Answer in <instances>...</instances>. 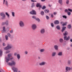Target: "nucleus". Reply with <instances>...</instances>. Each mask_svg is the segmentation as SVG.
<instances>
[{
  "instance_id": "f257e3e1",
  "label": "nucleus",
  "mask_w": 72,
  "mask_h": 72,
  "mask_svg": "<svg viewBox=\"0 0 72 72\" xmlns=\"http://www.w3.org/2000/svg\"><path fill=\"white\" fill-rule=\"evenodd\" d=\"M12 57V54H9L8 55V57L6 58V62H8L10 60L13 59V57H12L10 58V57Z\"/></svg>"
},
{
  "instance_id": "f03ea898",
  "label": "nucleus",
  "mask_w": 72,
  "mask_h": 72,
  "mask_svg": "<svg viewBox=\"0 0 72 72\" xmlns=\"http://www.w3.org/2000/svg\"><path fill=\"white\" fill-rule=\"evenodd\" d=\"M67 31H65V33H64V40H66V41H68V40H69V39H70V37L69 36H68L67 37V36L66 35H67Z\"/></svg>"
},
{
  "instance_id": "7ed1b4c3",
  "label": "nucleus",
  "mask_w": 72,
  "mask_h": 72,
  "mask_svg": "<svg viewBox=\"0 0 72 72\" xmlns=\"http://www.w3.org/2000/svg\"><path fill=\"white\" fill-rule=\"evenodd\" d=\"M19 24L20 27H23L25 26L24 22L22 20L19 21Z\"/></svg>"
},
{
  "instance_id": "20e7f679",
  "label": "nucleus",
  "mask_w": 72,
  "mask_h": 72,
  "mask_svg": "<svg viewBox=\"0 0 72 72\" xmlns=\"http://www.w3.org/2000/svg\"><path fill=\"white\" fill-rule=\"evenodd\" d=\"M8 65L9 66H15L16 65V62L14 61H12V63L9 62L8 63Z\"/></svg>"
},
{
  "instance_id": "39448f33",
  "label": "nucleus",
  "mask_w": 72,
  "mask_h": 72,
  "mask_svg": "<svg viewBox=\"0 0 72 72\" xmlns=\"http://www.w3.org/2000/svg\"><path fill=\"white\" fill-rule=\"evenodd\" d=\"M12 69L13 71H14V72H21V71H19L18 72V68L13 67L12 68Z\"/></svg>"
},
{
  "instance_id": "423d86ee",
  "label": "nucleus",
  "mask_w": 72,
  "mask_h": 72,
  "mask_svg": "<svg viewBox=\"0 0 72 72\" xmlns=\"http://www.w3.org/2000/svg\"><path fill=\"white\" fill-rule=\"evenodd\" d=\"M12 47V45L11 44H8L7 46L4 48V50H8V49H10Z\"/></svg>"
},
{
  "instance_id": "0eeeda50",
  "label": "nucleus",
  "mask_w": 72,
  "mask_h": 72,
  "mask_svg": "<svg viewBox=\"0 0 72 72\" xmlns=\"http://www.w3.org/2000/svg\"><path fill=\"white\" fill-rule=\"evenodd\" d=\"M1 15L2 17V19H4L5 18V15L3 13H1Z\"/></svg>"
},
{
  "instance_id": "6e6552de",
  "label": "nucleus",
  "mask_w": 72,
  "mask_h": 72,
  "mask_svg": "<svg viewBox=\"0 0 72 72\" xmlns=\"http://www.w3.org/2000/svg\"><path fill=\"white\" fill-rule=\"evenodd\" d=\"M30 14H33L34 15H36V12L35 10H32V11L30 12Z\"/></svg>"
},
{
  "instance_id": "1a4fd4ad",
  "label": "nucleus",
  "mask_w": 72,
  "mask_h": 72,
  "mask_svg": "<svg viewBox=\"0 0 72 72\" xmlns=\"http://www.w3.org/2000/svg\"><path fill=\"white\" fill-rule=\"evenodd\" d=\"M46 64V63L45 62L43 61L40 63L39 64V65L40 66H44V65H45Z\"/></svg>"
},
{
  "instance_id": "9d476101",
  "label": "nucleus",
  "mask_w": 72,
  "mask_h": 72,
  "mask_svg": "<svg viewBox=\"0 0 72 72\" xmlns=\"http://www.w3.org/2000/svg\"><path fill=\"white\" fill-rule=\"evenodd\" d=\"M32 28L33 29V30H35V29H36L37 28L36 25L35 24H33L32 25Z\"/></svg>"
},
{
  "instance_id": "9b49d317",
  "label": "nucleus",
  "mask_w": 72,
  "mask_h": 72,
  "mask_svg": "<svg viewBox=\"0 0 72 72\" xmlns=\"http://www.w3.org/2000/svg\"><path fill=\"white\" fill-rule=\"evenodd\" d=\"M3 4H5L6 6H8V1L5 0H3Z\"/></svg>"
},
{
  "instance_id": "f8f14e48",
  "label": "nucleus",
  "mask_w": 72,
  "mask_h": 72,
  "mask_svg": "<svg viewBox=\"0 0 72 72\" xmlns=\"http://www.w3.org/2000/svg\"><path fill=\"white\" fill-rule=\"evenodd\" d=\"M45 29L44 28L40 30V33L42 34H44V33H45Z\"/></svg>"
},
{
  "instance_id": "ddd939ff",
  "label": "nucleus",
  "mask_w": 72,
  "mask_h": 72,
  "mask_svg": "<svg viewBox=\"0 0 72 72\" xmlns=\"http://www.w3.org/2000/svg\"><path fill=\"white\" fill-rule=\"evenodd\" d=\"M65 12H72V10L70 8H68V9L65 10Z\"/></svg>"
},
{
  "instance_id": "4468645a",
  "label": "nucleus",
  "mask_w": 72,
  "mask_h": 72,
  "mask_svg": "<svg viewBox=\"0 0 72 72\" xmlns=\"http://www.w3.org/2000/svg\"><path fill=\"white\" fill-rule=\"evenodd\" d=\"M3 25H4V24H6V26H8L9 24V23L8 22V21H6L5 22H3L2 23Z\"/></svg>"
},
{
  "instance_id": "2eb2a0df",
  "label": "nucleus",
  "mask_w": 72,
  "mask_h": 72,
  "mask_svg": "<svg viewBox=\"0 0 72 72\" xmlns=\"http://www.w3.org/2000/svg\"><path fill=\"white\" fill-rule=\"evenodd\" d=\"M37 7H39V9H40L41 8V5L40 3H37L36 5Z\"/></svg>"
},
{
  "instance_id": "dca6fc26",
  "label": "nucleus",
  "mask_w": 72,
  "mask_h": 72,
  "mask_svg": "<svg viewBox=\"0 0 72 72\" xmlns=\"http://www.w3.org/2000/svg\"><path fill=\"white\" fill-rule=\"evenodd\" d=\"M58 2L61 5L63 4V1L62 0H58Z\"/></svg>"
},
{
  "instance_id": "f3484780",
  "label": "nucleus",
  "mask_w": 72,
  "mask_h": 72,
  "mask_svg": "<svg viewBox=\"0 0 72 72\" xmlns=\"http://www.w3.org/2000/svg\"><path fill=\"white\" fill-rule=\"evenodd\" d=\"M66 71H70L71 70V68L68 67H66Z\"/></svg>"
},
{
  "instance_id": "a211bd4d",
  "label": "nucleus",
  "mask_w": 72,
  "mask_h": 72,
  "mask_svg": "<svg viewBox=\"0 0 72 72\" xmlns=\"http://www.w3.org/2000/svg\"><path fill=\"white\" fill-rule=\"evenodd\" d=\"M66 27H63L62 28V29L61 30V31L62 32H63L64 31L66 30Z\"/></svg>"
},
{
  "instance_id": "6ab92c4d",
  "label": "nucleus",
  "mask_w": 72,
  "mask_h": 72,
  "mask_svg": "<svg viewBox=\"0 0 72 72\" xmlns=\"http://www.w3.org/2000/svg\"><path fill=\"white\" fill-rule=\"evenodd\" d=\"M17 58L18 59H20L21 58V55L20 54H17Z\"/></svg>"
},
{
  "instance_id": "aec40b11",
  "label": "nucleus",
  "mask_w": 72,
  "mask_h": 72,
  "mask_svg": "<svg viewBox=\"0 0 72 72\" xmlns=\"http://www.w3.org/2000/svg\"><path fill=\"white\" fill-rule=\"evenodd\" d=\"M56 52H53L52 54V57H55L56 55Z\"/></svg>"
},
{
  "instance_id": "412c9836",
  "label": "nucleus",
  "mask_w": 72,
  "mask_h": 72,
  "mask_svg": "<svg viewBox=\"0 0 72 72\" xmlns=\"http://www.w3.org/2000/svg\"><path fill=\"white\" fill-rule=\"evenodd\" d=\"M59 22L58 20H56L54 22V23L55 24H59Z\"/></svg>"
},
{
  "instance_id": "4be33fe9",
  "label": "nucleus",
  "mask_w": 72,
  "mask_h": 72,
  "mask_svg": "<svg viewBox=\"0 0 72 72\" xmlns=\"http://www.w3.org/2000/svg\"><path fill=\"white\" fill-rule=\"evenodd\" d=\"M54 48L56 50H58V46L55 45L54 46Z\"/></svg>"
},
{
  "instance_id": "5701e85b",
  "label": "nucleus",
  "mask_w": 72,
  "mask_h": 72,
  "mask_svg": "<svg viewBox=\"0 0 72 72\" xmlns=\"http://www.w3.org/2000/svg\"><path fill=\"white\" fill-rule=\"evenodd\" d=\"M12 15L13 17H15V12H12Z\"/></svg>"
},
{
  "instance_id": "b1692460",
  "label": "nucleus",
  "mask_w": 72,
  "mask_h": 72,
  "mask_svg": "<svg viewBox=\"0 0 72 72\" xmlns=\"http://www.w3.org/2000/svg\"><path fill=\"white\" fill-rule=\"evenodd\" d=\"M58 55L59 56H62V52H60L58 53Z\"/></svg>"
},
{
  "instance_id": "393cba45",
  "label": "nucleus",
  "mask_w": 72,
  "mask_h": 72,
  "mask_svg": "<svg viewBox=\"0 0 72 72\" xmlns=\"http://www.w3.org/2000/svg\"><path fill=\"white\" fill-rule=\"evenodd\" d=\"M44 12L46 13H48L49 12V10H48L46 9L45 10Z\"/></svg>"
},
{
  "instance_id": "a878e982",
  "label": "nucleus",
  "mask_w": 72,
  "mask_h": 72,
  "mask_svg": "<svg viewBox=\"0 0 72 72\" xmlns=\"http://www.w3.org/2000/svg\"><path fill=\"white\" fill-rule=\"evenodd\" d=\"M59 41L60 42H63V39L62 38L59 39Z\"/></svg>"
},
{
  "instance_id": "bb28decb",
  "label": "nucleus",
  "mask_w": 72,
  "mask_h": 72,
  "mask_svg": "<svg viewBox=\"0 0 72 72\" xmlns=\"http://www.w3.org/2000/svg\"><path fill=\"white\" fill-rule=\"evenodd\" d=\"M35 20L36 21H38V22H39L40 21V20L38 18H36Z\"/></svg>"
},
{
  "instance_id": "cd10ccee",
  "label": "nucleus",
  "mask_w": 72,
  "mask_h": 72,
  "mask_svg": "<svg viewBox=\"0 0 72 72\" xmlns=\"http://www.w3.org/2000/svg\"><path fill=\"white\" fill-rule=\"evenodd\" d=\"M69 3V0H66V4L67 5H68Z\"/></svg>"
},
{
  "instance_id": "c85d7f7f",
  "label": "nucleus",
  "mask_w": 72,
  "mask_h": 72,
  "mask_svg": "<svg viewBox=\"0 0 72 72\" xmlns=\"http://www.w3.org/2000/svg\"><path fill=\"white\" fill-rule=\"evenodd\" d=\"M3 32H5L6 31V30H5V27H4L3 28Z\"/></svg>"
},
{
  "instance_id": "c756f323",
  "label": "nucleus",
  "mask_w": 72,
  "mask_h": 72,
  "mask_svg": "<svg viewBox=\"0 0 72 72\" xmlns=\"http://www.w3.org/2000/svg\"><path fill=\"white\" fill-rule=\"evenodd\" d=\"M40 14L42 15H44V12L43 11H41L40 12Z\"/></svg>"
},
{
  "instance_id": "7c9ffc66",
  "label": "nucleus",
  "mask_w": 72,
  "mask_h": 72,
  "mask_svg": "<svg viewBox=\"0 0 72 72\" xmlns=\"http://www.w3.org/2000/svg\"><path fill=\"white\" fill-rule=\"evenodd\" d=\"M6 15H7V17L8 18H9V14H8V13L7 12H6L5 13Z\"/></svg>"
},
{
  "instance_id": "2f4dec72",
  "label": "nucleus",
  "mask_w": 72,
  "mask_h": 72,
  "mask_svg": "<svg viewBox=\"0 0 72 72\" xmlns=\"http://www.w3.org/2000/svg\"><path fill=\"white\" fill-rule=\"evenodd\" d=\"M3 53V51H2V50H0V56H1L2 55V54Z\"/></svg>"
},
{
  "instance_id": "473e14b6",
  "label": "nucleus",
  "mask_w": 72,
  "mask_h": 72,
  "mask_svg": "<svg viewBox=\"0 0 72 72\" xmlns=\"http://www.w3.org/2000/svg\"><path fill=\"white\" fill-rule=\"evenodd\" d=\"M56 28L57 29H58V30H60V26H57L56 27Z\"/></svg>"
},
{
  "instance_id": "72a5a7b5",
  "label": "nucleus",
  "mask_w": 72,
  "mask_h": 72,
  "mask_svg": "<svg viewBox=\"0 0 72 72\" xmlns=\"http://www.w3.org/2000/svg\"><path fill=\"white\" fill-rule=\"evenodd\" d=\"M68 62V64H71V61L69 60Z\"/></svg>"
},
{
  "instance_id": "f704fd0d",
  "label": "nucleus",
  "mask_w": 72,
  "mask_h": 72,
  "mask_svg": "<svg viewBox=\"0 0 72 72\" xmlns=\"http://www.w3.org/2000/svg\"><path fill=\"white\" fill-rule=\"evenodd\" d=\"M7 35L8 36V37H11V35H10V34L9 33H7Z\"/></svg>"
},
{
  "instance_id": "c9c22d12",
  "label": "nucleus",
  "mask_w": 72,
  "mask_h": 72,
  "mask_svg": "<svg viewBox=\"0 0 72 72\" xmlns=\"http://www.w3.org/2000/svg\"><path fill=\"white\" fill-rule=\"evenodd\" d=\"M5 37L6 40H8V36L6 35Z\"/></svg>"
},
{
  "instance_id": "e433bc0d",
  "label": "nucleus",
  "mask_w": 72,
  "mask_h": 72,
  "mask_svg": "<svg viewBox=\"0 0 72 72\" xmlns=\"http://www.w3.org/2000/svg\"><path fill=\"white\" fill-rule=\"evenodd\" d=\"M45 51V50L44 49H41L40 50V52H43Z\"/></svg>"
},
{
  "instance_id": "4c0bfd02",
  "label": "nucleus",
  "mask_w": 72,
  "mask_h": 72,
  "mask_svg": "<svg viewBox=\"0 0 72 72\" xmlns=\"http://www.w3.org/2000/svg\"><path fill=\"white\" fill-rule=\"evenodd\" d=\"M68 28H71V25L70 24L68 25Z\"/></svg>"
},
{
  "instance_id": "58836bf2",
  "label": "nucleus",
  "mask_w": 72,
  "mask_h": 72,
  "mask_svg": "<svg viewBox=\"0 0 72 72\" xmlns=\"http://www.w3.org/2000/svg\"><path fill=\"white\" fill-rule=\"evenodd\" d=\"M68 14V15H71V12H67Z\"/></svg>"
},
{
  "instance_id": "ea45409f",
  "label": "nucleus",
  "mask_w": 72,
  "mask_h": 72,
  "mask_svg": "<svg viewBox=\"0 0 72 72\" xmlns=\"http://www.w3.org/2000/svg\"><path fill=\"white\" fill-rule=\"evenodd\" d=\"M67 22H66L64 23L63 24H62V25H63V26H66V25L67 24Z\"/></svg>"
},
{
  "instance_id": "a19ab883",
  "label": "nucleus",
  "mask_w": 72,
  "mask_h": 72,
  "mask_svg": "<svg viewBox=\"0 0 72 72\" xmlns=\"http://www.w3.org/2000/svg\"><path fill=\"white\" fill-rule=\"evenodd\" d=\"M46 8V6H44L42 8V9H45Z\"/></svg>"
},
{
  "instance_id": "79ce46f5",
  "label": "nucleus",
  "mask_w": 72,
  "mask_h": 72,
  "mask_svg": "<svg viewBox=\"0 0 72 72\" xmlns=\"http://www.w3.org/2000/svg\"><path fill=\"white\" fill-rule=\"evenodd\" d=\"M32 18H33V19H36V16H33L32 17Z\"/></svg>"
},
{
  "instance_id": "37998d69",
  "label": "nucleus",
  "mask_w": 72,
  "mask_h": 72,
  "mask_svg": "<svg viewBox=\"0 0 72 72\" xmlns=\"http://www.w3.org/2000/svg\"><path fill=\"white\" fill-rule=\"evenodd\" d=\"M17 53H14V55H15V56H16V55H17Z\"/></svg>"
},
{
  "instance_id": "c03bdc74",
  "label": "nucleus",
  "mask_w": 72,
  "mask_h": 72,
  "mask_svg": "<svg viewBox=\"0 0 72 72\" xmlns=\"http://www.w3.org/2000/svg\"><path fill=\"white\" fill-rule=\"evenodd\" d=\"M46 18L47 19H49V17L48 16H46Z\"/></svg>"
},
{
  "instance_id": "a18cd8bd",
  "label": "nucleus",
  "mask_w": 72,
  "mask_h": 72,
  "mask_svg": "<svg viewBox=\"0 0 72 72\" xmlns=\"http://www.w3.org/2000/svg\"><path fill=\"white\" fill-rule=\"evenodd\" d=\"M24 53L25 54H28V51H25Z\"/></svg>"
},
{
  "instance_id": "49530a36",
  "label": "nucleus",
  "mask_w": 72,
  "mask_h": 72,
  "mask_svg": "<svg viewBox=\"0 0 72 72\" xmlns=\"http://www.w3.org/2000/svg\"><path fill=\"white\" fill-rule=\"evenodd\" d=\"M10 32V33H12L13 32V30H11Z\"/></svg>"
},
{
  "instance_id": "de8ad7c7",
  "label": "nucleus",
  "mask_w": 72,
  "mask_h": 72,
  "mask_svg": "<svg viewBox=\"0 0 72 72\" xmlns=\"http://www.w3.org/2000/svg\"><path fill=\"white\" fill-rule=\"evenodd\" d=\"M31 1H32V2H36V1H34L33 0H31Z\"/></svg>"
},
{
  "instance_id": "09e8293b",
  "label": "nucleus",
  "mask_w": 72,
  "mask_h": 72,
  "mask_svg": "<svg viewBox=\"0 0 72 72\" xmlns=\"http://www.w3.org/2000/svg\"><path fill=\"white\" fill-rule=\"evenodd\" d=\"M51 26L52 27H54V24L53 23H51Z\"/></svg>"
},
{
  "instance_id": "8fccbe9b",
  "label": "nucleus",
  "mask_w": 72,
  "mask_h": 72,
  "mask_svg": "<svg viewBox=\"0 0 72 72\" xmlns=\"http://www.w3.org/2000/svg\"><path fill=\"white\" fill-rule=\"evenodd\" d=\"M35 6V4L33 3L32 4V7H33V6Z\"/></svg>"
},
{
  "instance_id": "3c124183",
  "label": "nucleus",
  "mask_w": 72,
  "mask_h": 72,
  "mask_svg": "<svg viewBox=\"0 0 72 72\" xmlns=\"http://www.w3.org/2000/svg\"><path fill=\"white\" fill-rule=\"evenodd\" d=\"M63 18H67V17L65 15H64L63 16Z\"/></svg>"
},
{
  "instance_id": "603ef678",
  "label": "nucleus",
  "mask_w": 72,
  "mask_h": 72,
  "mask_svg": "<svg viewBox=\"0 0 72 72\" xmlns=\"http://www.w3.org/2000/svg\"><path fill=\"white\" fill-rule=\"evenodd\" d=\"M57 14V13L56 12H54L53 13V14H54V15H55V14Z\"/></svg>"
},
{
  "instance_id": "864d4df0",
  "label": "nucleus",
  "mask_w": 72,
  "mask_h": 72,
  "mask_svg": "<svg viewBox=\"0 0 72 72\" xmlns=\"http://www.w3.org/2000/svg\"><path fill=\"white\" fill-rule=\"evenodd\" d=\"M5 43H3V46H5Z\"/></svg>"
},
{
  "instance_id": "5fc2aeb1",
  "label": "nucleus",
  "mask_w": 72,
  "mask_h": 72,
  "mask_svg": "<svg viewBox=\"0 0 72 72\" xmlns=\"http://www.w3.org/2000/svg\"><path fill=\"white\" fill-rule=\"evenodd\" d=\"M10 52V51H7L6 52V53H9Z\"/></svg>"
},
{
  "instance_id": "6e6d98bb",
  "label": "nucleus",
  "mask_w": 72,
  "mask_h": 72,
  "mask_svg": "<svg viewBox=\"0 0 72 72\" xmlns=\"http://www.w3.org/2000/svg\"><path fill=\"white\" fill-rule=\"evenodd\" d=\"M48 6H49V7H51V5H50V4H49L48 5Z\"/></svg>"
},
{
  "instance_id": "4d7b16f0",
  "label": "nucleus",
  "mask_w": 72,
  "mask_h": 72,
  "mask_svg": "<svg viewBox=\"0 0 72 72\" xmlns=\"http://www.w3.org/2000/svg\"><path fill=\"white\" fill-rule=\"evenodd\" d=\"M51 17L53 18V14H52L51 15Z\"/></svg>"
},
{
  "instance_id": "13d9d810",
  "label": "nucleus",
  "mask_w": 72,
  "mask_h": 72,
  "mask_svg": "<svg viewBox=\"0 0 72 72\" xmlns=\"http://www.w3.org/2000/svg\"><path fill=\"white\" fill-rule=\"evenodd\" d=\"M41 1H45V0H41Z\"/></svg>"
},
{
  "instance_id": "bf43d9fd",
  "label": "nucleus",
  "mask_w": 72,
  "mask_h": 72,
  "mask_svg": "<svg viewBox=\"0 0 72 72\" xmlns=\"http://www.w3.org/2000/svg\"><path fill=\"white\" fill-rule=\"evenodd\" d=\"M70 41L71 42H72V39H70Z\"/></svg>"
},
{
  "instance_id": "052dcab7",
  "label": "nucleus",
  "mask_w": 72,
  "mask_h": 72,
  "mask_svg": "<svg viewBox=\"0 0 72 72\" xmlns=\"http://www.w3.org/2000/svg\"><path fill=\"white\" fill-rule=\"evenodd\" d=\"M70 46H71V47H72V44H70Z\"/></svg>"
},
{
  "instance_id": "680f3d73",
  "label": "nucleus",
  "mask_w": 72,
  "mask_h": 72,
  "mask_svg": "<svg viewBox=\"0 0 72 72\" xmlns=\"http://www.w3.org/2000/svg\"><path fill=\"white\" fill-rule=\"evenodd\" d=\"M63 23V22H61V23Z\"/></svg>"
},
{
  "instance_id": "e2e57ef3",
  "label": "nucleus",
  "mask_w": 72,
  "mask_h": 72,
  "mask_svg": "<svg viewBox=\"0 0 72 72\" xmlns=\"http://www.w3.org/2000/svg\"><path fill=\"white\" fill-rule=\"evenodd\" d=\"M22 1H24V0H22Z\"/></svg>"
}]
</instances>
